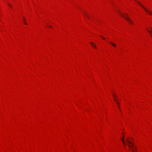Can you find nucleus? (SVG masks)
<instances>
[{
  "mask_svg": "<svg viewBox=\"0 0 152 152\" xmlns=\"http://www.w3.org/2000/svg\"><path fill=\"white\" fill-rule=\"evenodd\" d=\"M45 27H47L48 28H52V26L48 24V23H46V25L45 26Z\"/></svg>",
  "mask_w": 152,
  "mask_h": 152,
  "instance_id": "nucleus-9",
  "label": "nucleus"
},
{
  "mask_svg": "<svg viewBox=\"0 0 152 152\" xmlns=\"http://www.w3.org/2000/svg\"><path fill=\"white\" fill-rule=\"evenodd\" d=\"M7 5H8V6L10 7L12 9V7L11 5V4H10V3H8L7 4Z\"/></svg>",
  "mask_w": 152,
  "mask_h": 152,
  "instance_id": "nucleus-11",
  "label": "nucleus"
},
{
  "mask_svg": "<svg viewBox=\"0 0 152 152\" xmlns=\"http://www.w3.org/2000/svg\"><path fill=\"white\" fill-rule=\"evenodd\" d=\"M127 142H134L133 139L132 138L128 137L126 140Z\"/></svg>",
  "mask_w": 152,
  "mask_h": 152,
  "instance_id": "nucleus-6",
  "label": "nucleus"
},
{
  "mask_svg": "<svg viewBox=\"0 0 152 152\" xmlns=\"http://www.w3.org/2000/svg\"><path fill=\"white\" fill-rule=\"evenodd\" d=\"M124 137L123 136L121 137V141H122V142L124 143Z\"/></svg>",
  "mask_w": 152,
  "mask_h": 152,
  "instance_id": "nucleus-10",
  "label": "nucleus"
},
{
  "mask_svg": "<svg viewBox=\"0 0 152 152\" xmlns=\"http://www.w3.org/2000/svg\"><path fill=\"white\" fill-rule=\"evenodd\" d=\"M109 42L112 45L113 47L114 48H115L116 46V45L114 43L112 42H111L110 41H109Z\"/></svg>",
  "mask_w": 152,
  "mask_h": 152,
  "instance_id": "nucleus-8",
  "label": "nucleus"
},
{
  "mask_svg": "<svg viewBox=\"0 0 152 152\" xmlns=\"http://www.w3.org/2000/svg\"><path fill=\"white\" fill-rule=\"evenodd\" d=\"M23 23H24L25 24V25H27V24L26 23H25V18H23Z\"/></svg>",
  "mask_w": 152,
  "mask_h": 152,
  "instance_id": "nucleus-12",
  "label": "nucleus"
},
{
  "mask_svg": "<svg viewBox=\"0 0 152 152\" xmlns=\"http://www.w3.org/2000/svg\"><path fill=\"white\" fill-rule=\"evenodd\" d=\"M113 99H114L115 100V101L117 104L118 105V108L120 110V107H119V103L117 101V99L116 98V96H115V95L113 93Z\"/></svg>",
  "mask_w": 152,
  "mask_h": 152,
  "instance_id": "nucleus-5",
  "label": "nucleus"
},
{
  "mask_svg": "<svg viewBox=\"0 0 152 152\" xmlns=\"http://www.w3.org/2000/svg\"><path fill=\"white\" fill-rule=\"evenodd\" d=\"M129 143V144H128V145L130 150H132L133 152H136L134 150L136 148V147L133 144V143Z\"/></svg>",
  "mask_w": 152,
  "mask_h": 152,
  "instance_id": "nucleus-3",
  "label": "nucleus"
},
{
  "mask_svg": "<svg viewBox=\"0 0 152 152\" xmlns=\"http://www.w3.org/2000/svg\"><path fill=\"white\" fill-rule=\"evenodd\" d=\"M100 37L103 40H106V39L104 37L100 35Z\"/></svg>",
  "mask_w": 152,
  "mask_h": 152,
  "instance_id": "nucleus-13",
  "label": "nucleus"
},
{
  "mask_svg": "<svg viewBox=\"0 0 152 152\" xmlns=\"http://www.w3.org/2000/svg\"><path fill=\"white\" fill-rule=\"evenodd\" d=\"M85 15L88 18V15H87V14L86 13H85Z\"/></svg>",
  "mask_w": 152,
  "mask_h": 152,
  "instance_id": "nucleus-14",
  "label": "nucleus"
},
{
  "mask_svg": "<svg viewBox=\"0 0 152 152\" xmlns=\"http://www.w3.org/2000/svg\"><path fill=\"white\" fill-rule=\"evenodd\" d=\"M117 12L125 20H126L128 23H129L130 24L132 25L134 24V22L132 20L129 18V16L128 14L126 13L123 14L119 10H118L117 11Z\"/></svg>",
  "mask_w": 152,
  "mask_h": 152,
  "instance_id": "nucleus-1",
  "label": "nucleus"
},
{
  "mask_svg": "<svg viewBox=\"0 0 152 152\" xmlns=\"http://www.w3.org/2000/svg\"><path fill=\"white\" fill-rule=\"evenodd\" d=\"M135 2L136 3L139 4L144 10L149 15H152V12L151 11L145 8L144 7L142 6L139 2V1H135Z\"/></svg>",
  "mask_w": 152,
  "mask_h": 152,
  "instance_id": "nucleus-2",
  "label": "nucleus"
},
{
  "mask_svg": "<svg viewBox=\"0 0 152 152\" xmlns=\"http://www.w3.org/2000/svg\"><path fill=\"white\" fill-rule=\"evenodd\" d=\"M146 30L149 33L151 36L152 37V28L149 27L146 28Z\"/></svg>",
  "mask_w": 152,
  "mask_h": 152,
  "instance_id": "nucleus-4",
  "label": "nucleus"
},
{
  "mask_svg": "<svg viewBox=\"0 0 152 152\" xmlns=\"http://www.w3.org/2000/svg\"><path fill=\"white\" fill-rule=\"evenodd\" d=\"M122 134H124V133L123 132H122Z\"/></svg>",
  "mask_w": 152,
  "mask_h": 152,
  "instance_id": "nucleus-15",
  "label": "nucleus"
},
{
  "mask_svg": "<svg viewBox=\"0 0 152 152\" xmlns=\"http://www.w3.org/2000/svg\"><path fill=\"white\" fill-rule=\"evenodd\" d=\"M90 44L91 46H92L93 48H94L95 49H96V45H95V44L94 43L92 42H90Z\"/></svg>",
  "mask_w": 152,
  "mask_h": 152,
  "instance_id": "nucleus-7",
  "label": "nucleus"
}]
</instances>
